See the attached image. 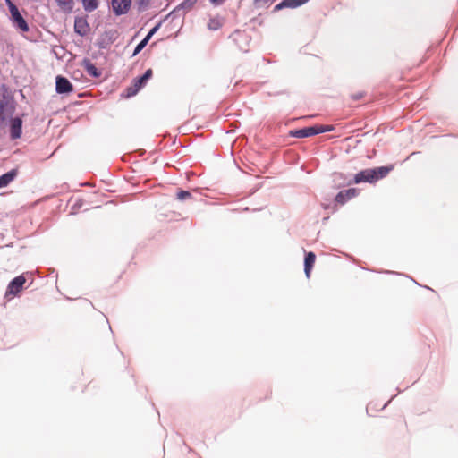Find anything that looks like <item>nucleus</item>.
<instances>
[{
    "label": "nucleus",
    "mask_w": 458,
    "mask_h": 458,
    "mask_svg": "<svg viewBox=\"0 0 458 458\" xmlns=\"http://www.w3.org/2000/svg\"><path fill=\"white\" fill-rule=\"evenodd\" d=\"M393 165L380 166L372 169H365L359 172L354 177L355 183L369 182L373 183L379 179L385 178L392 170Z\"/></svg>",
    "instance_id": "1"
},
{
    "label": "nucleus",
    "mask_w": 458,
    "mask_h": 458,
    "mask_svg": "<svg viewBox=\"0 0 458 458\" xmlns=\"http://www.w3.org/2000/svg\"><path fill=\"white\" fill-rule=\"evenodd\" d=\"M333 130L332 125H314L310 127H305L302 129L291 131L290 135L298 139L311 137L319 133L331 131Z\"/></svg>",
    "instance_id": "2"
},
{
    "label": "nucleus",
    "mask_w": 458,
    "mask_h": 458,
    "mask_svg": "<svg viewBox=\"0 0 458 458\" xmlns=\"http://www.w3.org/2000/svg\"><path fill=\"white\" fill-rule=\"evenodd\" d=\"M8 5L11 13L12 21L13 24L16 26V28L19 29L21 32L29 31L28 23L20 13L16 5L11 3L10 1L8 2Z\"/></svg>",
    "instance_id": "3"
},
{
    "label": "nucleus",
    "mask_w": 458,
    "mask_h": 458,
    "mask_svg": "<svg viewBox=\"0 0 458 458\" xmlns=\"http://www.w3.org/2000/svg\"><path fill=\"white\" fill-rule=\"evenodd\" d=\"M153 72L151 69H148L145 73L133 81V83L131 87L127 89L128 96L135 95L145 84L146 82L152 77Z\"/></svg>",
    "instance_id": "4"
},
{
    "label": "nucleus",
    "mask_w": 458,
    "mask_h": 458,
    "mask_svg": "<svg viewBox=\"0 0 458 458\" xmlns=\"http://www.w3.org/2000/svg\"><path fill=\"white\" fill-rule=\"evenodd\" d=\"M111 6L116 15L127 13L130 10L131 0H110Z\"/></svg>",
    "instance_id": "5"
},
{
    "label": "nucleus",
    "mask_w": 458,
    "mask_h": 458,
    "mask_svg": "<svg viewBox=\"0 0 458 458\" xmlns=\"http://www.w3.org/2000/svg\"><path fill=\"white\" fill-rule=\"evenodd\" d=\"M55 90L59 94H67L73 91V86L68 79L58 75L56 77Z\"/></svg>",
    "instance_id": "6"
},
{
    "label": "nucleus",
    "mask_w": 458,
    "mask_h": 458,
    "mask_svg": "<svg viewBox=\"0 0 458 458\" xmlns=\"http://www.w3.org/2000/svg\"><path fill=\"white\" fill-rule=\"evenodd\" d=\"M25 282L26 279L23 276H16L10 282L6 293L15 295L21 290Z\"/></svg>",
    "instance_id": "7"
},
{
    "label": "nucleus",
    "mask_w": 458,
    "mask_h": 458,
    "mask_svg": "<svg viewBox=\"0 0 458 458\" xmlns=\"http://www.w3.org/2000/svg\"><path fill=\"white\" fill-rule=\"evenodd\" d=\"M358 195V191L354 188L344 190L337 193L335 196V202L341 205H344L347 200L356 197Z\"/></svg>",
    "instance_id": "8"
},
{
    "label": "nucleus",
    "mask_w": 458,
    "mask_h": 458,
    "mask_svg": "<svg viewBox=\"0 0 458 458\" xmlns=\"http://www.w3.org/2000/svg\"><path fill=\"white\" fill-rule=\"evenodd\" d=\"M89 25L83 17H77L74 21V30L81 36H86L89 32Z\"/></svg>",
    "instance_id": "9"
},
{
    "label": "nucleus",
    "mask_w": 458,
    "mask_h": 458,
    "mask_svg": "<svg viewBox=\"0 0 458 458\" xmlns=\"http://www.w3.org/2000/svg\"><path fill=\"white\" fill-rule=\"evenodd\" d=\"M308 1L309 0H283L281 3H279L274 7V11L277 12L284 8H296L304 4Z\"/></svg>",
    "instance_id": "10"
},
{
    "label": "nucleus",
    "mask_w": 458,
    "mask_h": 458,
    "mask_svg": "<svg viewBox=\"0 0 458 458\" xmlns=\"http://www.w3.org/2000/svg\"><path fill=\"white\" fill-rule=\"evenodd\" d=\"M22 121L21 118L16 117L11 121L10 133L11 138L13 140L19 139L21 135Z\"/></svg>",
    "instance_id": "11"
},
{
    "label": "nucleus",
    "mask_w": 458,
    "mask_h": 458,
    "mask_svg": "<svg viewBox=\"0 0 458 458\" xmlns=\"http://www.w3.org/2000/svg\"><path fill=\"white\" fill-rule=\"evenodd\" d=\"M316 261V255L310 251L306 254L305 259H304V271L306 274V276L309 278L310 276V272L312 270V267Z\"/></svg>",
    "instance_id": "12"
},
{
    "label": "nucleus",
    "mask_w": 458,
    "mask_h": 458,
    "mask_svg": "<svg viewBox=\"0 0 458 458\" xmlns=\"http://www.w3.org/2000/svg\"><path fill=\"white\" fill-rule=\"evenodd\" d=\"M83 67L89 75L94 78L100 77L101 72L89 60L83 61Z\"/></svg>",
    "instance_id": "13"
},
{
    "label": "nucleus",
    "mask_w": 458,
    "mask_h": 458,
    "mask_svg": "<svg viewBox=\"0 0 458 458\" xmlns=\"http://www.w3.org/2000/svg\"><path fill=\"white\" fill-rule=\"evenodd\" d=\"M16 171L12 170L0 176V189L7 186L16 176Z\"/></svg>",
    "instance_id": "14"
},
{
    "label": "nucleus",
    "mask_w": 458,
    "mask_h": 458,
    "mask_svg": "<svg viewBox=\"0 0 458 458\" xmlns=\"http://www.w3.org/2000/svg\"><path fill=\"white\" fill-rule=\"evenodd\" d=\"M58 6L64 12H71L73 7V0H55Z\"/></svg>",
    "instance_id": "15"
},
{
    "label": "nucleus",
    "mask_w": 458,
    "mask_h": 458,
    "mask_svg": "<svg viewBox=\"0 0 458 458\" xmlns=\"http://www.w3.org/2000/svg\"><path fill=\"white\" fill-rule=\"evenodd\" d=\"M82 5L85 11L93 12L98 6V0H82Z\"/></svg>",
    "instance_id": "16"
},
{
    "label": "nucleus",
    "mask_w": 458,
    "mask_h": 458,
    "mask_svg": "<svg viewBox=\"0 0 458 458\" xmlns=\"http://www.w3.org/2000/svg\"><path fill=\"white\" fill-rule=\"evenodd\" d=\"M407 428L405 420L403 417L396 419L393 425L394 430H403Z\"/></svg>",
    "instance_id": "17"
},
{
    "label": "nucleus",
    "mask_w": 458,
    "mask_h": 458,
    "mask_svg": "<svg viewBox=\"0 0 458 458\" xmlns=\"http://www.w3.org/2000/svg\"><path fill=\"white\" fill-rule=\"evenodd\" d=\"M140 11H145L148 8L151 0H135Z\"/></svg>",
    "instance_id": "18"
},
{
    "label": "nucleus",
    "mask_w": 458,
    "mask_h": 458,
    "mask_svg": "<svg viewBox=\"0 0 458 458\" xmlns=\"http://www.w3.org/2000/svg\"><path fill=\"white\" fill-rule=\"evenodd\" d=\"M148 38H144L136 47L134 52H133V55H138L145 47L146 45L148 44Z\"/></svg>",
    "instance_id": "19"
},
{
    "label": "nucleus",
    "mask_w": 458,
    "mask_h": 458,
    "mask_svg": "<svg viewBox=\"0 0 458 458\" xmlns=\"http://www.w3.org/2000/svg\"><path fill=\"white\" fill-rule=\"evenodd\" d=\"M191 196V194L188 191H180L177 192V199L179 200H185L187 199H190Z\"/></svg>",
    "instance_id": "20"
},
{
    "label": "nucleus",
    "mask_w": 458,
    "mask_h": 458,
    "mask_svg": "<svg viewBox=\"0 0 458 458\" xmlns=\"http://www.w3.org/2000/svg\"><path fill=\"white\" fill-rule=\"evenodd\" d=\"M275 1L276 0H254V4L258 7H264L269 5Z\"/></svg>",
    "instance_id": "21"
},
{
    "label": "nucleus",
    "mask_w": 458,
    "mask_h": 458,
    "mask_svg": "<svg viewBox=\"0 0 458 458\" xmlns=\"http://www.w3.org/2000/svg\"><path fill=\"white\" fill-rule=\"evenodd\" d=\"M198 2V0H184L182 3V7L183 9H191L192 6Z\"/></svg>",
    "instance_id": "22"
},
{
    "label": "nucleus",
    "mask_w": 458,
    "mask_h": 458,
    "mask_svg": "<svg viewBox=\"0 0 458 458\" xmlns=\"http://www.w3.org/2000/svg\"><path fill=\"white\" fill-rule=\"evenodd\" d=\"M6 120V115L4 114V104L0 101V125L4 124Z\"/></svg>",
    "instance_id": "23"
},
{
    "label": "nucleus",
    "mask_w": 458,
    "mask_h": 458,
    "mask_svg": "<svg viewBox=\"0 0 458 458\" xmlns=\"http://www.w3.org/2000/svg\"><path fill=\"white\" fill-rule=\"evenodd\" d=\"M365 96V93L363 91H360L354 94L351 95L352 99L353 100H360Z\"/></svg>",
    "instance_id": "24"
},
{
    "label": "nucleus",
    "mask_w": 458,
    "mask_h": 458,
    "mask_svg": "<svg viewBox=\"0 0 458 458\" xmlns=\"http://www.w3.org/2000/svg\"><path fill=\"white\" fill-rule=\"evenodd\" d=\"M158 27H159V25H157L156 27L151 29L150 31L148 33V35L145 37L146 38H148V41L151 38V37L157 31Z\"/></svg>",
    "instance_id": "25"
}]
</instances>
